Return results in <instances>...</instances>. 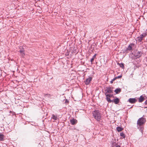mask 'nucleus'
<instances>
[{
    "mask_svg": "<svg viewBox=\"0 0 147 147\" xmlns=\"http://www.w3.org/2000/svg\"><path fill=\"white\" fill-rule=\"evenodd\" d=\"M70 123L72 125L76 124L77 123V120L74 118L71 119L70 120Z\"/></svg>",
    "mask_w": 147,
    "mask_h": 147,
    "instance_id": "8",
    "label": "nucleus"
},
{
    "mask_svg": "<svg viewBox=\"0 0 147 147\" xmlns=\"http://www.w3.org/2000/svg\"><path fill=\"white\" fill-rule=\"evenodd\" d=\"M120 136L122 137L123 138H124L125 137V135L123 132L121 133L120 134Z\"/></svg>",
    "mask_w": 147,
    "mask_h": 147,
    "instance_id": "18",
    "label": "nucleus"
},
{
    "mask_svg": "<svg viewBox=\"0 0 147 147\" xmlns=\"http://www.w3.org/2000/svg\"><path fill=\"white\" fill-rule=\"evenodd\" d=\"M4 135L1 134H0V141H3V140Z\"/></svg>",
    "mask_w": 147,
    "mask_h": 147,
    "instance_id": "16",
    "label": "nucleus"
},
{
    "mask_svg": "<svg viewBox=\"0 0 147 147\" xmlns=\"http://www.w3.org/2000/svg\"><path fill=\"white\" fill-rule=\"evenodd\" d=\"M92 78L90 77H89L88 78L86 79L84 81L86 85H88L92 80Z\"/></svg>",
    "mask_w": 147,
    "mask_h": 147,
    "instance_id": "5",
    "label": "nucleus"
},
{
    "mask_svg": "<svg viewBox=\"0 0 147 147\" xmlns=\"http://www.w3.org/2000/svg\"><path fill=\"white\" fill-rule=\"evenodd\" d=\"M138 53H139V54H140V53L139 52H138Z\"/></svg>",
    "mask_w": 147,
    "mask_h": 147,
    "instance_id": "26",
    "label": "nucleus"
},
{
    "mask_svg": "<svg viewBox=\"0 0 147 147\" xmlns=\"http://www.w3.org/2000/svg\"><path fill=\"white\" fill-rule=\"evenodd\" d=\"M65 102L66 103H68V101L67 99H66L65 100Z\"/></svg>",
    "mask_w": 147,
    "mask_h": 147,
    "instance_id": "22",
    "label": "nucleus"
},
{
    "mask_svg": "<svg viewBox=\"0 0 147 147\" xmlns=\"http://www.w3.org/2000/svg\"><path fill=\"white\" fill-rule=\"evenodd\" d=\"M144 99V98L142 96H141L139 99V102H142L143 101Z\"/></svg>",
    "mask_w": 147,
    "mask_h": 147,
    "instance_id": "11",
    "label": "nucleus"
},
{
    "mask_svg": "<svg viewBox=\"0 0 147 147\" xmlns=\"http://www.w3.org/2000/svg\"><path fill=\"white\" fill-rule=\"evenodd\" d=\"M96 54H95L93 56V57H92V58L91 59V63L92 64V62L94 60V58L95 57H96Z\"/></svg>",
    "mask_w": 147,
    "mask_h": 147,
    "instance_id": "17",
    "label": "nucleus"
},
{
    "mask_svg": "<svg viewBox=\"0 0 147 147\" xmlns=\"http://www.w3.org/2000/svg\"><path fill=\"white\" fill-rule=\"evenodd\" d=\"M119 66L120 67H121L122 68H124V65L123 63H121L119 64Z\"/></svg>",
    "mask_w": 147,
    "mask_h": 147,
    "instance_id": "19",
    "label": "nucleus"
},
{
    "mask_svg": "<svg viewBox=\"0 0 147 147\" xmlns=\"http://www.w3.org/2000/svg\"><path fill=\"white\" fill-rule=\"evenodd\" d=\"M121 92V89L120 88H117L115 90V92L116 94H118L119 92Z\"/></svg>",
    "mask_w": 147,
    "mask_h": 147,
    "instance_id": "15",
    "label": "nucleus"
},
{
    "mask_svg": "<svg viewBox=\"0 0 147 147\" xmlns=\"http://www.w3.org/2000/svg\"><path fill=\"white\" fill-rule=\"evenodd\" d=\"M105 91L106 92L105 93L106 100L109 103L112 102V101L110 98L113 96V94H111L113 93V90L111 87H109L107 88Z\"/></svg>",
    "mask_w": 147,
    "mask_h": 147,
    "instance_id": "1",
    "label": "nucleus"
},
{
    "mask_svg": "<svg viewBox=\"0 0 147 147\" xmlns=\"http://www.w3.org/2000/svg\"><path fill=\"white\" fill-rule=\"evenodd\" d=\"M134 44L131 43L129 45L127 49V50L128 51H131L132 50V47H134Z\"/></svg>",
    "mask_w": 147,
    "mask_h": 147,
    "instance_id": "7",
    "label": "nucleus"
},
{
    "mask_svg": "<svg viewBox=\"0 0 147 147\" xmlns=\"http://www.w3.org/2000/svg\"><path fill=\"white\" fill-rule=\"evenodd\" d=\"M112 145L113 147H120L119 145L117 144L114 142H113L112 143Z\"/></svg>",
    "mask_w": 147,
    "mask_h": 147,
    "instance_id": "10",
    "label": "nucleus"
},
{
    "mask_svg": "<svg viewBox=\"0 0 147 147\" xmlns=\"http://www.w3.org/2000/svg\"><path fill=\"white\" fill-rule=\"evenodd\" d=\"M145 121V119L143 117H141L139 118L137 121V127L138 129H140V131L142 133L143 130L142 126Z\"/></svg>",
    "mask_w": 147,
    "mask_h": 147,
    "instance_id": "2",
    "label": "nucleus"
},
{
    "mask_svg": "<svg viewBox=\"0 0 147 147\" xmlns=\"http://www.w3.org/2000/svg\"><path fill=\"white\" fill-rule=\"evenodd\" d=\"M20 53L21 54V55L22 57H24L25 56V53H24V52L23 50H20Z\"/></svg>",
    "mask_w": 147,
    "mask_h": 147,
    "instance_id": "12",
    "label": "nucleus"
},
{
    "mask_svg": "<svg viewBox=\"0 0 147 147\" xmlns=\"http://www.w3.org/2000/svg\"><path fill=\"white\" fill-rule=\"evenodd\" d=\"M51 119H52L54 120H57L58 119V118L55 115L53 114L52 115Z\"/></svg>",
    "mask_w": 147,
    "mask_h": 147,
    "instance_id": "13",
    "label": "nucleus"
},
{
    "mask_svg": "<svg viewBox=\"0 0 147 147\" xmlns=\"http://www.w3.org/2000/svg\"><path fill=\"white\" fill-rule=\"evenodd\" d=\"M116 129L119 132L121 131L123 129V128L120 127H117Z\"/></svg>",
    "mask_w": 147,
    "mask_h": 147,
    "instance_id": "14",
    "label": "nucleus"
},
{
    "mask_svg": "<svg viewBox=\"0 0 147 147\" xmlns=\"http://www.w3.org/2000/svg\"><path fill=\"white\" fill-rule=\"evenodd\" d=\"M112 101V102H113L115 104H117L119 102V100L118 98H116Z\"/></svg>",
    "mask_w": 147,
    "mask_h": 147,
    "instance_id": "9",
    "label": "nucleus"
},
{
    "mask_svg": "<svg viewBox=\"0 0 147 147\" xmlns=\"http://www.w3.org/2000/svg\"><path fill=\"white\" fill-rule=\"evenodd\" d=\"M135 56H137L138 57H139L140 56V55H135Z\"/></svg>",
    "mask_w": 147,
    "mask_h": 147,
    "instance_id": "25",
    "label": "nucleus"
},
{
    "mask_svg": "<svg viewBox=\"0 0 147 147\" xmlns=\"http://www.w3.org/2000/svg\"><path fill=\"white\" fill-rule=\"evenodd\" d=\"M137 101V100L135 98H130L128 100L129 102L134 104Z\"/></svg>",
    "mask_w": 147,
    "mask_h": 147,
    "instance_id": "6",
    "label": "nucleus"
},
{
    "mask_svg": "<svg viewBox=\"0 0 147 147\" xmlns=\"http://www.w3.org/2000/svg\"><path fill=\"white\" fill-rule=\"evenodd\" d=\"M94 117L98 121H99L101 118L100 113L98 111H95L93 113Z\"/></svg>",
    "mask_w": 147,
    "mask_h": 147,
    "instance_id": "3",
    "label": "nucleus"
},
{
    "mask_svg": "<svg viewBox=\"0 0 147 147\" xmlns=\"http://www.w3.org/2000/svg\"><path fill=\"white\" fill-rule=\"evenodd\" d=\"M121 77H122V76H118L117 77H116L115 78V79H117L120 78Z\"/></svg>",
    "mask_w": 147,
    "mask_h": 147,
    "instance_id": "20",
    "label": "nucleus"
},
{
    "mask_svg": "<svg viewBox=\"0 0 147 147\" xmlns=\"http://www.w3.org/2000/svg\"><path fill=\"white\" fill-rule=\"evenodd\" d=\"M116 79L115 78L112 79V80L111 81V83H112L113 82V81H114Z\"/></svg>",
    "mask_w": 147,
    "mask_h": 147,
    "instance_id": "21",
    "label": "nucleus"
},
{
    "mask_svg": "<svg viewBox=\"0 0 147 147\" xmlns=\"http://www.w3.org/2000/svg\"><path fill=\"white\" fill-rule=\"evenodd\" d=\"M145 103L146 104H147V100L145 102Z\"/></svg>",
    "mask_w": 147,
    "mask_h": 147,
    "instance_id": "24",
    "label": "nucleus"
},
{
    "mask_svg": "<svg viewBox=\"0 0 147 147\" xmlns=\"http://www.w3.org/2000/svg\"><path fill=\"white\" fill-rule=\"evenodd\" d=\"M146 36V33H143L141 35H140V36L137 37L136 39V40L137 41H138L139 42H142V40L143 39V38L145 37Z\"/></svg>",
    "mask_w": 147,
    "mask_h": 147,
    "instance_id": "4",
    "label": "nucleus"
},
{
    "mask_svg": "<svg viewBox=\"0 0 147 147\" xmlns=\"http://www.w3.org/2000/svg\"><path fill=\"white\" fill-rule=\"evenodd\" d=\"M46 96H50V95H49V94H46V95H45Z\"/></svg>",
    "mask_w": 147,
    "mask_h": 147,
    "instance_id": "23",
    "label": "nucleus"
}]
</instances>
